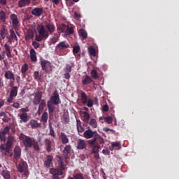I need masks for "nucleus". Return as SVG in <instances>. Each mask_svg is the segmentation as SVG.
I'll return each mask as SVG.
<instances>
[{
  "label": "nucleus",
  "mask_w": 179,
  "mask_h": 179,
  "mask_svg": "<svg viewBox=\"0 0 179 179\" xmlns=\"http://www.w3.org/2000/svg\"><path fill=\"white\" fill-rule=\"evenodd\" d=\"M68 29V25L65 24H62L60 26L58 27V29L59 31L62 33H64V34L66 33V29Z\"/></svg>",
  "instance_id": "nucleus-36"
},
{
  "label": "nucleus",
  "mask_w": 179,
  "mask_h": 179,
  "mask_svg": "<svg viewBox=\"0 0 179 179\" xmlns=\"http://www.w3.org/2000/svg\"><path fill=\"white\" fill-rule=\"evenodd\" d=\"M10 131V127L9 126H6L2 131H0V141L1 142H6V135L9 134Z\"/></svg>",
  "instance_id": "nucleus-7"
},
{
  "label": "nucleus",
  "mask_w": 179,
  "mask_h": 179,
  "mask_svg": "<svg viewBox=\"0 0 179 179\" xmlns=\"http://www.w3.org/2000/svg\"><path fill=\"white\" fill-rule=\"evenodd\" d=\"M74 32H75V30L73 29V27L68 26V28L66 29L65 34L66 36H69L71 34H73Z\"/></svg>",
  "instance_id": "nucleus-43"
},
{
  "label": "nucleus",
  "mask_w": 179,
  "mask_h": 179,
  "mask_svg": "<svg viewBox=\"0 0 179 179\" xmlns=\"http://www.w3.org/2000/svg\"><path fill=\"white\" fill-rule=\"evenodd\" d=\"M79 51H80V48L79 46H75L73 48V52L74 54H78L79 52Z\"/></svg>",
  "instance_id": "nucleus-58"
},
{
  "label": "nucleus",
  "mask_w": 179,
  "mask_h": 179,
  "mask_svg": "<svg viewBox=\"0 0 179 179\" xmlns=\"http://www.w3.org/2000/svg\"><path fill=\"white\" fill-rule=\"evenodd\" d=\"M32 45L36 50H37V48L40 47V43H38V42L33 41Z\"/></svg>",
  "instance_id": "nucleus-60"
},
{
  "label": "nucleus",
  "mask_w": 179,
  "mask_h": 179,
  "mask_svg": "<svg viewBox=\"0 0 179 179\" xmlns=\"http://www.w3.org/2000/svg\"><path fill=\"white\" fill-rule=\"evenodd\" d=\"M41 139L38 138V141H36V139L33 138V142H32V146L36 152H38L40 150V145H38V142H41Z\"/></svg>",
  "instance_id": "nucleus-24"
},
{
  "label": "nucleus",
  "mask_w": 179,
  "mask_h": 179,
  "mask_svg": "<svg viewBox=\"0 0 179 179\" xmlns=\"http://www.w3.org/2000/svg\"><path fill=\"white\" fill-rule=\"evenodd\" d=\"M44 13V9L43 8L36 7L31 10V15L36 17H40Z\"/></svg>",
  "instance_id": "nucleus-10"
},
{
  "label": "nucleus",
  "mask_w": 179,
  "mask_h": 179,
  "mask_svg": "<svg viewBox=\"0 0 179 179\" xmlns=\"http://www.w3.org/2000/svg\"><path fill=\"white\" fill-rule=\"evenodd\" d=\"M91 146H92V153H99L100 152V149H101L100 145L94 144L91 145Z\"/></svg>",
  "instance_id": "nucleus-32"
},
{
  "label": "nucleus",
  "mask_w": 179,
  "mask_h": 179,
  "mask_svg": "<svg viewBox=\"0 0 179 179\" xmlns=\"http://www.w3.org/2000/svg\"><path fill=\"white\" fill-rule=\"evenodd\" d=\"M29 124L31 128H38L40 127V124L36 120H31Z\"/></svg>",
  "instance_id": "nucleus-35"
},
{
  "label": "nucleus",
  "mask_w": 179,
  "mask_h": 179,
  "mask_svg": "<svg viewBox=\"0 0 179 179\" xmlns=\"http://www.w3.org/2000/svg\"><path fill=\"white\" fill-rule=\"evenodd\" d=\"M14 158L13 160L17 161L19 159H20V156H22V149H20V147L15 146L14 148Z\"/></svg>",
  "instance_id": "nucleus-9"
},
{
  "label": "nucleus",
  "mask_w": 179,
  "mask_h": 179,
  "mask_svg": "<svg viewBox=\"0 0 179 179\" xmlns=\"http://www.w3.org/2000/svg\"><path fill=\"white\" fill-rule=\"evenodd\" d=\"M31 2V0H20L18 1V6L20 8H24V6H29Z\"/></svg>",
  "instance_id": "nucleus-18"
},
{
  "label": "nucleus",
  "mask_w": 179,
  "mask_h": 179,
  "mask_svg": "<svg viewBox=\"0 0 179 179\" xmlns=\"http://www.w3.org/2000/svg\"><path fill=\"white\" fill-rule=\"evenodd\" d=\"M103 143L104 139L97 133L92 139L88 141L89 145H103Z\"/></svg>",
  "instance_id": "nucleus-5"
},
{
  "label": "nucleus",
  "mask_w": 179,
  "mask_h": 179,
  "mask_svg": "<svg viewBox=\"0 0 179 179\" xmlns=\"http://www.w3.org/2000/svg\"><path fill=\"white\" fill-rule=\"evenodd\" d=\"M14 141L13 136H8L6 145L3 144L0 145V152L3 156H6L7 157H12L13 156L11 148L13 145Z\"/></svg>",
  "instance_id": "nucleus-2"
},
{
  "label": "nucleus",
  "mask_w": 179,
  "mask_h": 179,
  "mask_svg": "<svg viewBox=\"0 0 179 179\" xmlns=\"http://www.w3.org/2000/svg\"><path fill=\"white\" fill-rule=\"evenodd\" d=\"M4 76L6 79H8L9 80H15V74L10 71H7L4 73Z\"/></svg>",
  "instance_id": "nucleus-20"
},
{
  "label": "nucleus",
  "mask_w": 179,
  "mask_h": 179,
  "mask_svg": "<svg viewBox=\"0 0 179 179\" xmlns=\"http://www.w3.org/2000/svg\"><path fill=\"white\" fill-rule=\"evenodd\" d=\"M0 117H3L2 121H3V122H9V117H8L6 113L1 112Z\"/></svg>",
  "instance_id": "nucleus-34"
},
{
  "label": "nucleus",
  "mask_w": 179,
  "mask_h": 179,
  "mask_svg": "<svg viewBox=\"0 0 179 179\" xmlns=\"http://www.w3.org/2000/svg\"><path fill=\"white\" fill-rule=\"evenodd\" d=\"M45 147L46 149V151L50 153V152H52V141L51 140L46 138L44 141Z\"/></svg>",
  "instance_id": "nucleus-15"
},
{
  "label": "nucleus",
  "mask_w": 179,
  "mask_h": 179,
  "mask_svg": "<svg viewBox=\"0 0 179 179\" xmlns=\"http://www.w3.org/2000/svg\"><path fill=\"white\" fill-rule=\"evenodd\" d=\"M57 163L59 164V169H62V170H65V164H64V161H62V158L59 156L58 157Z\"/></svg>",
  "instance_id": "nucleus-38"
},
{
  "label": "nucleus",
  "mask_w": 179,
  "mask_h": 179,
  "mask_svg": "<svg viewBox=\"0 0 179 179\" xmlns=\"http://www.w3.org/2000/svg\"><path fill=\"white\" fill-rule=\"evenodd\" d=\"M108 105L106 104L103 105L102 107V111H104L105 113H107V111H108Z\"/></svg>",
  "instance_id": "nucleus-64"
},
{
  "label": "nucleus",
  "mask_w": 179,
  "mask_h": 179,
  "mask_svg": "<svg viewBox=\"0 0 179 179\" xmlns=\"http://www.w3.org/2000/svg\"><path fill=\"white\" fill-rule=\"evenodd\" d=\"M55 36H53L50 38V41L52 44H55V43H57V41H58L59 38V34H55Z\"/></svg>",
  "instance_id": "nucleus-44"
},
{
  "label": "nucleus",
  "mask_w": 179,
  "mask_h": 179,
  "mask_svg": "<svg viewBox=\"0 0 179 179\" xmlns=\"http://www.w3.org/2000/svg\"><path fill=\"white\" fill-rule=\"evenodd\" d=\"M60 139L63 145H66V143H69V138H68V136H66V134L64 132L61 133Z\"/></svg>",
  "instance_id": "nucleus-17"
},
{
  "label": "nucleus",
  "mask_w": 179,
  "mask_h": 179,
  "mask_svg": "<svg viewBox=\"0 0 179 179\" xmlns=\"http://www.w3.org/2000/svg\"><path fill=\"white\" fill-rule=\"evenodd\" d=\"M34 80H36L37 82H41V74H40V72L34 71Z\"/></svg>",
  "instance_id": "nucleus-37"
},
{
  "label": "nucleus",
  "mask_w": 179,
  "mask_h": 179,
  "mask_svg": "<svg viewBox=\"0 0 179 179\" xmlns=\"http://www.w3.org/2000/svg\"><path fill=\"white\" fill-rule=\"evenodd\" d=\"M64 78L67 79V80H69V79H71V74L69 72H65L64 73Z\"/></svg>",
  "instance_id": "nucleus-61"
},
{
  "label": "nucleus",
  "mask_w": 179,
  "mask_h": 179,
  "mask_svg": "<svg viewBox=\"0 0 179 179\" xmlns=\"http://www.w3.org/2000/svg\"><path fill=\"white\" fill-rule=\"evenodd\" d=\"M74 179H85V177L83 176V173H76L75 175H73V178Z\"/></svg>",
  "instance_id": "nucleus-54"
},
{
  "label": "nucleus",
  "mask_w": 179,
  "mask_h": 179,
  "mask_svg": "<svg viewBox=\"0 0 179 179\" xmlns=\"http://www.w3.org/2000/svg\"><path fill=\"white\" fill-rule=\"evenodd\" d=\"M42 97H43V92H36L34 98V104H35L36 106H38V104H40V101H41Z\"/></svg>",
  "instance_id": "nucleus-14"
},
{
  "label": "nucleus",
  "mask_w": 179,
  "mask_h": 179,
  "mask_svg": "<svg viewBox=\"0 0 179 179\" xmlns=\"http://www.w3.org/2000/svg\"><path fill=\"white\" fill-rule=\"evenodd\" d=\"M78 34L80 37H82V38H83V40L87 38V32H86V30L84 29H80L78 31Z\"/></svg>",
  "instance_id": "nucleus-28"
},
{
  "label": "nucleus",
  "mask_w": 179,
  "mask_h": 179,
  "mask_svg": "<svg viewBox=\"0 0 179 179\" xmlns=\"http://www.w3.org/2000/svg\"><path fill=\"white\" fill-rule=\"evenodd\" d=\"M45 106H46L45 100L44 99L41 100L38 106L39 110H41V111H43L44 107H45Z\"/></svg>",
  "instance_id": "nucleus-47"
},
{
  "label": "nucleus",
  "mask_w": 179,
  "mask_h": 179,
  "mask_svg": "<svg viewBox=\"0 0 179 179\" xmlns=\"http://www.w3.org/2000/svg\"><path fill=\"white\" fill-rule=\"evenodd\" d=\"M20 118L23 122H27V121H29V115H27V113H22L20 115Z\"/></svg>",
  "instance_id": "nucleus-39"
},
{
  "label": "nucleus",
  "mask_w": 179,
  "mask_h": 179,
  "mask_svg": "<svg viewBox=\"0 0 179 179\" xmlns=\"http://www.w3.org/2000/svg\"><path fill=\"white\" fill-rule=\"evenodd\" d=\"M48 102L54 104V106H59L61 103V99H59V94H58V91L55 90L53 92V95L50 97V100Z\"/></svg>",
  "instance_id": "nucleus-4"
},
{
  "label": "nucleus",
  "mask_w": 179,
  "mask_h": 179,
  "mask_svg": "<svg viewBox=\"0 0 179 179\" xmlns=\"http://www.w3.org/2000/svg\"><path fill=\"white\" fill-rule=\"evenodd\" d=\"M97 135V131H93L90 129H87L84 132V137H85L86 139H90V138H94Z\"/></svg>",
  "instance_id": "nucleus-13"
},
{
  "label": "nucleus",
  "mask_w": 179,
  "mask_h": 179,
  "mask_svg": "<svg viewBox=\"0 0 179 179\" xmlns=\"http://www.w3.org/2000/svg\"><path fill=\"white\" fill-rule=\"evenodd\" d=\"M52 160H54V157L52 155H46V159L44 162V166L46 169H50L51 165H52Z\"/></svg>",
  "instance_id": "nucleus-12"
},
{
  "label": "nucleus",
  "mask_w": 179,
  "mask_h": 179,
  "mask_svg": "<svg viewBox=\"0 0 179 179\" xmlns=\"http://www.w3.org/2000/svg\"><path fill=\"white\" fill-rule=\"evenodd\" d=\"M80 100H81V103H83V104H86V103H87V95L86 94L85 92H81Z\"/></svg>",
  "instance_id": "nucleus-27"
},
{
  "label": "nucleus",
  "mask_w": 179,
  "mask_h": 179,
  "mask_svg": "<svg viewBox=\"0 0 179 179\" xmlns=\"http://www.w3.org/2000/svg\"><path fill=\"white\" fill-rule=\"evenodd\" d=\"M41 66L42 68V71H45V73H51L52 71V66H51V63L48 61H41Z\"/></svg>",
  "instance_id": "nucleus-6"
},
{
  "label": "nucleus",
  "mask_w": 179,
  "mask_h": 179,
  "mask_svg": "<svg viewBox=\"0 0 179 179\" xmlns=\"http://www.w3.org/2000/svg\"><path fill=\"white\" fill-rule=\"evenodd\" d=\"M87 103V107H93V101L92 99H88Z\"/></svg>",
  "instance_id": "nucleus-62"
},
{
  "label": "nucleus",
  "mask_w": 179,
  "mask_h": 179,
  "mask_svg": "<svg viewBox=\"0 0 179 179\" xmlns=\"http://www.w3.org/2000/svg\"><path fill=\"white\" fill-rule=\"evenodd\" d=\"M49 135H50V136H52V138H56L57 136L55 135V131H54V128L52 127V124H51V123H49Z\"/></svg>",
  "instance_id": "nucleus-41"
},
{
  "label": "nucleus",
  "mask_w": 179,
  "mask_h": 179,
  "mask_svg": "<svg viewBox=\"0 0 179 179\" xmlns=\"http://www.w3.org/2000/svg\"><path fill=\"white\" fill-rule=\"evenodd\" d=\"M38 35L36 36V41H43L44 38H48L50 34L55 31V25L52 22L46 24L45 27L43 24H38L37 27Z\"/></svg>",
  "instance_id": "nucleus-1"
},
{
  "label": "nucleus",
  "mask_w": 179,
  "mask_h": 179,
  "mask_svg": "<svg viewBox=\"0 0 179 179\" xmlns=\"http://www.w3.org/2000/svg\"><path fill=\"white\" fill-rule=\"evenodd\" d=\"M15 96L10 94L9 96L8 97V99H7L8 103H13V98Z\"/></svg>",
  "instance_id": "nucleus-63"
},
{
  "label": "nucleus",
  "mask_w": 179,
  "mask_h": 179,
  "mask_svg": "<svg viewBox=\"0 0 179 179\" xmlns=\"http://www.w3.org/2000/svg\"><path fill=\"white\" fill-rule=\"evenodd\" d=\"M10 95L13 96V97H16V96H17V87H13L10 92Z\"/></svg>",
  "instance_id": "nucleus-42"
},
{
  "label": "nucleus",
  "mask_w": 179,
  "mask_h": 179,
  "mask_svg": "<svg viewBox=\"0 0 179 179\" xmlns=\"http://www.w3.org/2000/svg\"><path fill=\"white\" fill-rule=\"evenodd\" d=\"M83 121L84 122H85L86 124H87L89 122V120H90V115L89 114V113L87 112H83Z\"/></svg>",
  "instance_id": "nucleus-30"
},
{
  "label": "nucleus",
  "mask_w": 179,
  "mask_h": 179,
  "mask_svg": "<svg viewBox=\"0 0 179 179\" xmlns=\"http://www.w3.org/2000/svg\"><path fill=\"white\" fill-rule=\"evenodd\" d=\"M92 82H93V80L89 76H85V78H84L82 80V83H83V85H84V86H87V85H90V83H92Z\"/></svg>",
  "instance_id": "nucleus-21"
},
{
  "label": "nucleus",
  "mask_w": 179,
  "mask_h": 179,
  "mask_svg": "<svg viewBox=\"0 0 179 179\" xmlns=\"http://www.w3.org/2000/svg\"><path fill=\"white\" fill-rule=\"evenodd\" d=\"M71 150H72V146H71V145H67L65 146L63 150V155L64 159H68V157H69V155H71Z\"/></svg>",
  "instance_id": "nucleus-16"
},
{
  "label": "nucleus",
  "mask_w": 179,
  "mask_h": 179,
  "mask_svg": "<svg viewBox=\"0 0 179 179\" xmlns=\"http://www.w3.org/2000/svg\"><path fill=\"white\" fill-rule=\"evenodd\" d=\"M88 52L90 55H92V57H96V49H94L93 46H91L90 48H89Z\"/></svg>",
  "instance_id": "nucleus-46"
},
{
  "label": "nucleus",
  "mask_w": 179,
  "mask_h": 179,
  "mask_svg": "<svg viewBox=\"0 0 179 179\" xmlns=\"http://www.w3.org/2000/svg\"><path fill=\"white\" fill-rule=\"evenodd\" d=\"M30 58L31 62H37V55H36V50H34V49L30 50Z\"/></svg>",
  "instance_id": "nucleus-22"
},
{
  "label": "nucleus",
  "mask_w": 179,
  "mask_h": 179,
  "mask_svg": "<svg viewBox=\"0 0 179 179\" xmlns=\"http://www.w3.org/2000/svg\"><path fill=\"white\" fill-rule=\"evenodd\" d=\"M24 173H22V177L23 179H27L29 178V169H27L23 171Z\"/></svg>",
  "instance_id": "nucleus-55"
},
{
  "label": "nucleus",
  "mask_w": 179,
  "mask_h": 179,
  "mask_svg": "<svg viewBox=\"0 0 179 179\" xmlns=\"http://www.w3.org/2000/svg\"><path fill=\"white\" fill-rule=\"evenodd\" d=\"M69 47V45L68 43H66L65 41L60 42L57 45V48L59 50H66Z\"/></svg>",
  "instance_id": "nucleus-25"
},
{
  "label": "nucleus",
  "mask_w": 179,
  "mask_h": 179,
  "mask_svg": "<svg viewBox=\"0 0 179 179\" xmlns=\"http://www.w3.org/2000/svg\"><path fill=\"white\" fill-rule=\"evenodd\" d=\"M113 148H117V150H120L121 149V142L117 141L112 143Z\"/></svg>",
  "instance_id": "nucleus-48"
},
{
  "label": "nucleus",
  "mask_w": 179,
  "mask_h": 179,
  "mask_svg": "<svg viewBox=\"0 0 179 179\" xmlns=\"http://www.w3.org/2000/svg\"><path fill=\"white\" fill-rule=\"evenodd\" d=\"M72 68H73V63H71V64H66V72H69V73L72 72Z\"/></svg>",
  "instance_id": "nucleus-53"
},
{
  "label": "nucleus",
  "mask_w": 179,
  "mask_h": 179,
  "mask_svg": "<svg viewBox=\"0 0 179 179\" xmlns=\"http://www.w3.org/2000/svg\"><path fill=\"white\" fill-rule=\"evenodd\" d=\"M17 169L19 173L26 171V170H28L27 163L23 160H20Z\"/></svg>",
  "instance_id": "nucleus-8"
},
{
  "label": "nucleus",
  "mask_w": 179,
  "mask_h": 179,
  "mask_svg": "<svg viewBox=\"0 0 179 179\" xmlns=\"http://www.w3.org/2000/svg\"><path fill=\"white\" fill-rule=\"evenodd\" d=\"M0 36L2 38V40H5V37L6 36V29H5L4 27H3L1 29V31H0Z\"/></svg>",
  "instance_id": "nucleus-45"
},
{
  "label": "nucleus",
  "mask_w": 179,
  "mask_h": 179,
  "mask_svg": "<svg viewBox=\"0 0 179 179\" xmlns=\"http://www.w3.org/2000/svg\"><path fill=\"white\" fill-rule=\"evenodd\" d=\"M91 76L93 79H99V75L97 74V71L96 70H92L91 71Z\"/></svg>",
  "instance_id": "nucleus-49"
},
{
  "label": "nucleus",
  "mask_w": 179,
  "mask_h": 179,
  "mask_svg": "<svg viewBox=\"0 0 179 179\" xmlns=\"http://www.w3.org/2000/svg\"><path fill=\"white\" fill-rule=\"evenodd\" d=\"M90 127H92V128H97V122L95 119H92L90 122Z\"/></svg>",
  "instance_id": "nucleus-52"
},
{
  "label": "nucleus",
  "mask_w": 179,
  "mask_h": 179,
  "mask_svg": "<svg viewBox=\"0 0 179 179\" xmlns=\"http://www.w3.org/2000/svg\"><path fill=\"white\" fill-rule=\"evenodd\" d=\"M20 111L22 113V114H27V113H29V108L26 107V108H22L20 109Z\"/></svg>",
  "instance_id": "nucleus-59"
},
{
  "label": "nucleus",
  "mask_w": 179,
  "mask_h": 179,
  "mask_svg": "<svg viewBox=\"0 0 179 179\" xmlns=\"http://www.w3.org/2000/svg\"><path fill=\"white\" fill-rule=\"evenodd\" d=\"M104 120L107 124H113V117H106Z\"/></svg>",
  "instance_id": "nucleus-56"
},
{
  "label": "nucleus",
  "mask_w": 179,
  "mask_h": 179,
  "mask_svg": "<svg viewBox=\"0 0 179 179\" xmlns=\"http://www.w3.org/2000/svg\"><path fill=\"white\" fill-rule=\"evenodd\" d=\"M0 21L2 23H5V22H6V13L3 10L0 11Z\"/></svg>",
  "instance_id": "nucleus-33"
},
{
  "label": "nucleus",
  "mask_w": 179,
  "mask_h": 179,
  "mask_svg": "<svg viewBox=\"0 0 179 179\" xmlns=\"http://www.w3.org/2000/svg\"><path fill=\"white\" fill-rule=\"evenodd\" d=\"M59 170L57 169H50L49 173L52 176H58Z\"/></svg>",
  "instance_id": "nucleus-51"
},
{
  "label": "nucleus",
  "mask_w": 179,
  "mask_h": 179,
  "mask_svg": "<svg viewBox=\"0 0 179 179\" xmlns=\"http://www.w3.org/2000/svg\"><path fill=\"white\" fill-rule=\"evenodd\" d=\"M77 149H86V141L85 140L79 139L78 141Z\"/></svg>",
  "instance_id": "nucleus-19"
},
{
  "label": "nucleus",
  "mask_w": 179,
  "mask_h": 179,
  "mask_svg": "<svg viewBox=\"0 0 179 179\" xmlns=\"http://www.w3.org/2000/svg\"><path fill=\"white\" fill-rule=\"evenodd\" d=\"M33 37H34V32H33V31L31 30H28L25 36V40L27 41L31 40Z\"/></svg>",
  "instance_id": "nucleus-29"
},
{
  "label": "nucleus",
  "mask_w": 179,
  "mask_h": 179,
  "mask_svg": "<svg viewBox=\"0 0 179 179\" xmlns=\"http://www.w3.org/2000/svg\"><path fill=\"white\" fill-rule=\"evenodd\" d=\"M77 130H78V134H82L85 131V128H83L82 127L80 120H77Z\"/></svg>",
  "instance_id": "nucleus-31"
},
{
  "label": "nucleus",
  "mask_w": 179,
  "mask_h": 179,
  "mask_svg": "<svg viewBox=\"0 0 179 179\" xmlns=\"http://www.w3.org/2000/svg\"><path fill=\"white\" fill-rule=\"evenodd\" d=\"M42 122H44L45 124L47 121H48V113L44 112L41 116V120Z\"/></svg>",
  "instance_id": "nucleus-40"
},
{
  "label": "nucleus",
  "mask_w": 179,
  "mask_h": 179,
  "mask_svg": "<svg viewBox=\"0 0 179 179\" xmlns=\"http://www.w3.org/2000/svg\"><path fill=\"white\" fill-rule=\"evenodd\" d=\"M20 138L25 148H31L33 146V138H30L29 136L21 134Z\"/></svg>",
  "instance_id": "nucleus-3"
},
{
  "label": "nucleus",
  "mask_w": 179,
  "mask_h": 179,
  "mask_svg": "<svg viewBox=\"0 0 179 179\" xmlns=\"http://www.w3.org/2000/svg\"><path fill=\"white\" fill-rule=\"evenodd\" d=\"M28 69H29V65H27V64H23L21 68L22 73H26Z\"/></svg>",
  "instance_id": "nucleus-50"
},
{
  "label": "nucleus",
  "mask_w": 179,
  "mask_h": 179,
  "mask_svg": "<svg viewBox=\"0 0 179 179\" xmlns=\"http://www.w3.org/2000/svg\"><path fill=\"white\" fill-rule=\"evenodd\" d=\"M10 19L12 21L13 27H19L20 26L19 19L17 18V15L16 14H12L10 16Z\"/></svg>",
  "instance_id": "nucleus-11"
},
{
  "label": "nucleus",
  "mask_w": 179,
  "mask_h": 179,
  "mask_svg": "<svg viewBox=\"0 0 179 179\" xmlns=\"http://www.w3.org/2000/svg\"><path fill=\"white\" fill-rule=\"evenodd\" d=\"M10 37L12 40H17V36H16V34H15L14 31H10Z\"/></svg>",
  "instance_id": "nucleus-57"
},
{
  "label": "nucleus",
  "mask_w": 179,
  "mask_h": 179,
  "mask_svg": "<svg viewBox=\"0 0 179 179\" xmlns=\"http://www.w3.org/2000/svg\"><path fill=\"white\" fill-rule=\"evenodd\" d=\"M47 106L49 115H51L54 111H55V106H54V104L51 103V102H47Z\"/></svg>",
  "instance_id": "nucleus-23"
},
{
  "label": "nucleus",
  "mask_w": 179,
  "mask_h": 179,
  "mask_svg": "<svg viewBox=\"0 0 179 179\" xmlns=\"http://www.w3.org/2000/svg\"><path fill=\"white\" fill-rule=\"evenodd\" d=\"M1 176L4 179H10L12 178L10 176V171L8 170H3L1 172Z\"/></svg>",
  "instance_id": "nucleus-26"
}]
</instances>
